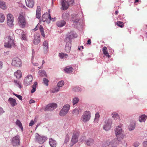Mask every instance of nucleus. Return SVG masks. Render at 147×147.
<instances>
[{"mask_svg": "<svg viewBox=\"0 0 147 147\" xmlns=\"http://www.w3.org/2000/svg\"><path fill=\"white\" fill-rule=\"evenodd\" d=\"M122 125V124H120L115 129V134L117 138L115 139L114 140H116V142L117 141V143L120 144L121 143V140L124 136L123 131L121 128Z\"/></svg>", "mask_w": 147, "mask_h": 147, "instance_id": "1", "label": "nucleus"}, {"mask_svg": "<svg viewBox=\"0 0 147 147\" xmlns=\"http://www.w3.org/2000/svg\"><path fill=\"white\" fill-rule=\"evenodd\" d=\"M13 36V34L11 33L5 38L4 46L5 47L10 48L12 46L14 45V42Z\"/></svg>", "mask_w": 147, "mask_h": 147, "instance_id": "2", "label": "nucleus"}, {"mask_svg": "<svg viewBox=\"0 0 147 147\" xmlns=\"http://www.w3.org/2000/svg\"><path fill=\"white\" fill-rule=\"evenodd\" d=\"M91 117V113L89 111H85L81 118V120L84 123L88 121Z\"/></svg>", "mask_w": 147, "mask_h": 147, "instance_id": "3", "label": "nucleus"}, {"mask_svg": "<svg viewBox=\"0 0 147 147\" xmlns=\"http://www.w3.org/2000/svg\"><path fill=\"white\" fill-rule=\"evenodd\" d=\"M70 105L68 104L65 105L60 111L59 115L61 116H63L65 115L69 110Z\"/></svg>", "mask_w": 147, "mask_h": 147, "instance_id": "4", "label": "nucleus"}, {"mask_svg": "<svg viewBox=\"0 0 147 147\" xmlns=\"http://www.w3.org/2000/svg\"><path fill=\"white\" fill-rule=\"evenodd\" d=\"M112 123V120L108 119L105 121L104 124L103 129L106 131L109 130L111 128V125Z\"/></svg>", "mask_w": 147, "mask_h": 147, "instance_id": "5", "label": "nucleus"}, {"mask_svg": "<svg viewBox=\"0 0 147 147\" xmlns=\"http://www.w3.org/2000/svg\"><path fill=\"white\" fill-rule=\"evenodd\" d=\"M36 141L40 144H43L47 139V137L44 136H41L38 134L35 136Z\"/></svg>", "mask_w": 147, "mask_h": 147, "instance_id": "6", "label": "nucleus"}, {"mask_svg": "<svg viewBox=\"0 0 147 147\" xmlns=\"http://www.w3.org/2000/svg\"><path fill=\"white\" fill-rule=\"evenodd\" d=\"M11 64L13 66L18 67H21L22 65V63L20 59L17 57L13 59Z\"/></svg>", "mask_w": 147, "mask_h": 147, "instance_id": "7", "label": "nucleus"}, {"mask_svg": "<svg viewBox=\"0 0 147 147\" xmlns=\"http://www.w3.org/2000/svg\"><path fill=\"white\" fill-rule=\"evenodd\" d=\"M18 23L19 25L22 28L24 27L26 22V20L24 16L21 15H20L18 17Z\"/></svg>", "mask_w": 147, "mask_h": 147, "instance_id": "8", "label": "nucleus"}, {"mask_svg": "<svg viewBox=\"0 0 147 147\" xmlns=\"http://www.w3.org/2000/svg\"><path fill=\"white\" fill-rule=\"evenodd\" d=\"M7 25L10 27H12L13 25L14 17L11 14H9L7 16Z\"/></svg>", "mask_w": 147, "mask_h": 147, "instance_id": "9", "label": "nucleus"}, {"mask_svg": "<svg viewBox=\"0 0 147 147\" xmlns=\"http://www.w3.org/2000/svg\"><path fill=\"white\" fill-rule=\"evenodd\" d=\"M33 77L31 75H29L27 76L25 78L24 81V84L26 86L30 85L32 80Z\"/></svg>", "mask_w": 147, "mask_h": 147, "instance_id": "10", "label": "nucleus"}, {"mask_svg": "<svg viewBox=\"0 0 147 147\" xmlns=\"http://www.w3.org/2000/svg\"><path fill=\"white\" fill-rule=\"evenodd\" d=\"M57 107V105L55 103H53L52 104H49L46 106L45 111H51L53 110Z\"/></svg>", "mask_w": 147, "mask_h": 147, "instance_id": "11", "label": "nucleus"}, {"mask_svg": "<svg viewBox=\"0 0 147 147\" xmlns=\"http://www.w3.org/2000/svg\"><path fill=\"white\" fill-rule=\"evenodd\" d=\"M77 36V35L74 32H71L69 33L68 36L66 38L65 40V41H68L71 42L72 39L74 38H76Z\"/></svg>", "mask_w": 147, "mask_h": 147, "instance_id": "12", "label": "nucleus"}, {"mask_svg": "<svg viewBox=\"0 0 147 147\" xmlns=\"http://www.w3.org/2000/svg\"><path fill=\"white\" fill-rule=\"evenodd\" d=\"M20 136H17L13 137L11 140L12 144L13 146L19 145L20 144Z\"/></svg>", "mask_w": 147, "mask_h": 147, "instance_id": "13", "label": "nucleus"}, {"mask_svg": "<svg viewBox=\"0 0 147 147\" xmlns=\"http://www.w3.org/2000/svg\"><path fill=\"white\" fill-rule=\"evenodd\" d=\"M78 135L79 133L78 132H77L76 133H73L71 139V142L72 143V144L71 145V146H72L78 142Z\"/></svg>", "mask_w": 147, "mask_h": 147, "instance_id": "14", "label": "nucleus"}, {"mask_svg": "<svg viewBox=\"0 0 147 147\" xmlns=\"http://www.w3.org/2000/svg\"><path fill=\"white\" fill-rule=\"evenodd\" d=\"M61 3L62 6V9L64 10H66L69 6L65 0H61Z\"/></svg>", "mask_w": 147, "mask_h": 147, "instance_id": "15", "label": "nucleus"}, {"mask_svg": "<svg viewBox=\"0 0 147 147\" xmlns=\"http://www.w3.org/2000/svg\"><path fill=\"white\" fill-rule=\"evenodd\" d=\"M44 53L47 54L48 51V42L47 41H44L42 44Z\"/></svg>", "mask_w": 147, "mask_h": 147, "instance_id": "16", "label": "nucleus"}, {"mask_svg": "<svg viewBox=\"0 0 147 147\" xmlns=\"http://www.w3.org/2000/svg\"><path fill=\"white\" fill-rule=\"evenodd\" d=\"M27 6L32 8L34 5V0H25Z\"/></svg>", "mask_w": 147, "mask_h": 147, "instance_id": "17", "label": "nucleus"}, {"mask_svg": "<svg viewBox=\"0 0 147 147\" xmlns=\"http://www.w3.org/2000/svg\"><path fill=\"white\" fill-rule=\"evenodd\" d=\"M49 143L51 147H56L57 144L56 141L51 138L49 139Z\"/></svg>", "mask_w": 147, "mask_h": 147, "instance_id": "18", "label": "nucleus"}, {"mask_svg": "<svg viewBox=\"0 0 147 147\" xmlns=\"http://www.w3.org/2000/svg\"><path fill=\"white\" fill-rule=\"evenodd\" d=\"M66 42L65 50L66 52L68 53L69 52L71 47V43L68 41H65Z\"/></svg>", "mask_w": 147, "mask_h": 147, "instance_id": "19", "label": "nucleus"}, {"mask_svg": "<svg viewBox=\"0 0 147 147\" xmlns=\"http://www.w3.org/2000/svg\"><path fill=\"white\" fill-rule=\"evenodd\" d=\"M40 6H38L36 10V17L38 19H40L41 17V11Z\"/></svg>", "mask_w": 147, "mask_h": 147, "instance_id": "20", "label": "nucleus"}, {"mask_svg": "<svg viewBox=\"0 0 147 147\" xmlns=\"http://www.w3.org/2000/svg\"><path fill=\"white\" fill-rule=\"evenodd\" d=\"M65 72L69 74L71 73L73 71V68L71 66H66L64 69Z\"/></svg>", "mask_w": 147, "mask_h": 147, "instance_id": "21", "label": "nucleus"}, {"mask_svg": "<svg viewBox=\"0 0 147 147\" xmlns=\"http://www.w3.org/2000/svg\"><path fill=\"white\" fill-rule=\"evenodd\" d=\"M8 101L11 106L13 107L17 105V103L15 99L12 98H9Z\"/></svg>", "mask_w": 147, "mask_h": 147, "instance_id": "22", "label": "nucleus"}, {"mask_svg": "<svg viewBox=\"0 0 147 147\" xmlns=\"http://www.w3.org/2000/svg\"><path fill=\"white\" fill-rule=\"evenodd\" d=\"M40 42V36L38 35H35L33 41L34 44V45H37Z\"/></svg>", "mask_w": 147, "mask_h": 147, "instance_id": "23", "label": "nucleus"}, {"mask_svg": "<svg viewBox=\"0 0 147 147\" xmlns=\"http://www.w3.org/2000/svg\"><path fill=\"white\" fill-rule=\"evenodd\" d=\"M65 22L63 20H61L57 21L56 23V25L57 26L59 27H61L65 25Z\"/></svg>", "mask_w": 147, "mask_h": 147, "instance_id": "24", "label": "nucleus"}, {"mask_svg": "<svg viewBox=\"0 0 147 147\" xmlns=\"http://www.w3.org/2000/svg\"><path fill=\"white\" fill-rule=\"evenodd\" d=\"M94 140L93 139L90 138L85 140L86 144L88 146L92 145L94 143Z\"/></svg>", "mask_w": 147, "mask_h": 147, "instance_id": "25", "label": "nucleus"}, {"mask_svg": "<svg viewBox=\"0 0 147 147\" xmlns=\"http://www.w3.org/2000/svg\"><path fill=\"white\" fill-rule=\"evenodd\" d=\"M147 118V116L144 114L140 116L139 117V120L140 122H144Z\"/></svg>", "mask_w": 147, "mask_h": 147, "instance_id": "26", "label": "nucleus"}, {"mask_svg": "<svg viewBox=\"0 0 147 147\" xmlns=\"http://www.w3.org/2000/svg\"><path fill=\"white\" fill-rule=\"evenodd\" d=\"M38 75L41 77H47L46 71L44 70L41 69L38 71Z\"/></svg>", "mask_w": 147, "mask_h": 147, "instance_id": "27", "label": "nucleus"}, {"mask_svg": "<svg viewBox=\"0 0 147 147\" xmlns=\"http://www.w3.org/2000/svg\"><path fill=\"white\" fill-rule=\"evenodd\" d=\"M116 140H113L110 143V145H111V147H119L118 145L120 144L117 143Z\"/></svg>", "mask_w": 147, "mask_h": 147, "instance_id": "28", "label": "nucleus"}, {"mask_svg": "<svg viewBox=\"0 0 147 147\" xmlns=\"http://www.w3.org/2000/svg\"><path fill=\"white\" fill-rule=\"evenodd\" d=\"M14 75L16 78H20L22 77V73L20 70H18L17 71L14 73Z\"/></svg>", "mask_w": 147, "mask_h": 147, "instance_id": "29", "label": "nucleus"}, {"mask_svg": "<svg viewBox=\"0 0 147 147\" xmlns=\"http://www.w3.org/2000/svg\"><path fill=\"white\" fill-rule=\"evenodd\" d=\"M79 101V99L78 97L74 96L72 99V102L73 105H75L77 104Z\"/></svg>", "mask_w": 147, "mask_h": 147, "instance_id": "30", "label": "nucleus"}, {"mask_svg": "<svg viewBox=\"0 0 147 147\" xmlns=\"http://www.w3.org/2000/svg\"><path fill=\"white\" fill-rule=\"evenodd\" d=\"M0 8L3 9H5L7 8V6L5 3L2 1H0Z\"/></svg>", "mask_w": 147, "mask_h": 147, "instance_id": "31", "label": "nucleus"}, {"mask_svg": "<svg viewBox=\"0 0 147 147\" xmlns=\"http://www.w3.org/2000/svg\"><path fill=\"white\" fill-rule=\"evenodd\" d=\"M16 125L19 126V127L20 128L22 131H23V128L20 121L19 120H17L16 122Z\"/></svg>", "mask_w": 147, "mask_h": 147, "instance_id": "32", "label": "nucleus"}, {"mask_svg": "<svg viewBox=\"0 0 147 147\" xmlns=\"http://www.w3.org/2000/svg\"><path fill=\"white\" fill-rule=\"evenodd\" d=\"M135 128V123L132 122H131L128 127V129L129 131H132Z\"/></svg>", "mask_w": 147, "mask_h": 147, "instance_id": "33", "label": "nucleus"}, {"mask_svg": "<svg viewBox=\"0 0 147 147\" xmlns=\"http://www.w3.org/2000/svg\"><path fill=\"white\" fill-rule=\"evenodd\" d=\"M48 17V13H45L44 14H43L42 16V18L41 20V21H42L43 22H45L46 21L47 18Z\"/></svg>", "mask_w": 147, "mask_h": 147, "instance_id": "34", "label": "nucleus"}, {"mask_svg": "<svg viewBox=\"0 0 147 147\" xmlns=\"http://www.w3.org/2000/svg\"><path fill=\"white\" fill-rule=\"evenodd\" d=\"M69 15L68 13H64L62 14V17L63 19L65 20H68L69 18Z\"/></svg>", "mask_w": 147, "mask_h": 147, "instance_id": "35", "label": "nucleus"}, {"mask_svg": "<svg viewBox=\"0 0 147 147\" xmlns=\"http://www.w3.org/2000/svg\"><path fill=\"white\" fill-rule=\"evenodd\" d=\"M112 117L115 120H116L119 119V117L118 113H114L112 114Z\"/></svg>", "mask_w": 147, "mask_h": 147, "instance_id": "36", "label": "nucleus"}, {"mask_svg": "<svg viewBox=\"0 0 147 147\" xmlns=\"http://www.w3.org/2000/svg\"><path fill=\"white\" fill-rule=\"evenodd\" d=\"M59 57L61 59H63V58H67L68 57L67 54L63 53H60L59 55Z\"/></svg>", "mask_w": 147, "mask_h": 147, "instance_id": "37", "label": "nucleus"}, {"mask_svg": "<svg viewBox=\"0 0 147 147\" xmlns=\"http://www.w3.org/2000/svg\"><path fill=\"white\" fill-rule=\"evenodd\" d=\"M13 82L15 83V85L18 86L20 88H21L22 86L20 82L19 81H18L16 80H14Z\"/></svg>", "mask_w": 147, "mask_h": 147, "instance_id": "38", "label": "nucleus"}, {"mask_svg": "<svg viewBox=\"0 0 147 147\" xmlns=\"http://www.w3.org/2000/svg\"><path fill=\"white\" fill-rule=\"evenodd\" d=\"M80 112H81V110L80 111L79 108H75L73 110V114H74L75 115H78V114Z\"/></svg>", "mask_w": 147, "mask_h": 147, "instance_id": "39", "label": "nucleus"}, {"mask_svg": "<svg viewBox=\"0 0 147 147\" xmlns=\"http://www.w3.org/2000/svg\"><path fill=\"white\" fill-rule=\"evenodd\" d=\"M64 81L63 80H61L58 83L57 86L58 87H61L64 85Z\"/></svg>", "mask_w": 147, "mask_h": 147, "instance_id": "40", "label": "nucleus"}, {"mask_svg": "<svg viewBox=\"0 0 147 147\" xmlns=\"http://www.w3.org/2000/svg\"><path fill=\"white\" fill-rule=\"evenodd\" d=\"M39 30L40 31L41 33L42 36L44 37H45V34H44V29L42 26L41 25H40V26Z\"/></svg>", "mask_w": 147, "mask_h": 147, "instance_id": "41", "label": "nucleus"}, {"mask_svg": "<svg viewBox=\"0 0 147 147\" xmlns=\"http://www.w3.org/2000/svg\"><path fill=\"white\" fill-rule=\"evenodd\" d=\"M73 90L74 92H80L81 89L79 87H75L73 88Z\"/></svg>", "mask_w": 147, "mask_h": 147, "instance_id": "42", "label": "nucleus"}, {"mask_svg": "<svg viewBox=\"0 0 147 147\" xmlns=\"http://www.w3.org/2000/svg\"><path fill=\"white\" fill-rule=\"evenodd\" d=\"M5 18L4 15L2 13H0V22H3L5 20Z\"/></svg>", "mask_w": 147, "mask_h": 147, "instance_id": "43", "label": "nucleus"}, {"mask_svg": "<svg viewBox=\"0 0 147 147\" xmlns=\"http://www.w3.org/2000/svg\"><path fill=\"white\" fill-rule=\"evenodd\" d=\"M43 82L45 84L46 86H48V82H49V80L46 78H44L43 79Z\"/></svg>", "mask_w": 147, "mask_h": 147, "instance_id": "44", "label": "nucleus"}, {"mask_svg": "<svg viewBox=\"0 0 147 147\" xmlns=\"http://www.w3.org/2000/svg\"><path fill=\"white\" fill-rule=\"evenodd\" d=\"M117 25L118 26L121 28H123L124 26L123 23L120 21H117Z\"/></svg>", "mask_w": 147, "mask_h": 147, "instance_id": "45", "label": "nucleus"}, {"mask_svg": "<svg viewBox=\"0 0 147 147\" xmlns=\"http://www.w3.org/2000/svg\"><path fill=\"white\" fill-rule=\"evenodd\" d=\"M113 140H112L111 142H109H109H104V143L103 144V146H109L110 147H111V145H110V143H111Z\"/></svg>", "mask_w": 147, "mask_h": 147, "instance_id": "46", "label": "nucleus"}, {"mask_svg": "<svg viewBox=\"0 0 147 147\" xmlns=\"http://www.w3.org/2000/svg\"><path fill=\"white\" fill-rule=\"evenodd\" d=\"M13 94L15 96H16L18 98H19L20 100H22V96L18 94H16L15 93H13Z\"/></svg>", "mask_w": 147, "mask_h": 147, "instance_id": "47", "label": "nucleus"}, {"mask_svg": "<svg viewBox=\"0 0 147 147\" xmlns=\"http://www.w3.org/2000/svg\"><path fill=\"white\" fill-rule=\"evenodd\" d=\"M67 1L70 6L74 3V0H67Z\"/></svg>", "mask_w": 147, "mask_h": 147, "instance_id": "48", "label": "nucleus"}, {"mask_svg": "<svg viewBox=\"0 0 147 147\" xmlns=\"http://www.w3.org/2000/svg\"><path fill=\"white\" fill-rule=\"evenodd\" d=\"M140 145V143L138 142H135L133 144V146L135 147H138Z\"/></svg>", "mask_w": 147, "mask_h": 147, "instance_id": "49", "label": "nucleus"}, {"mask_svg": "<svg viewBox=\"0 0 147 147\" xmlns=\"http://www.w3.org/2000/svg\"><path fill=\"white\" fill-rule=\"evenodd\" d=\"M103 54L107 57L108 58H110V56L109 55V53L107 51H105L103 52Z\"/></svg>", "mask_w": 147, "mask_h": 147, "instance_id": "50", "label": "nucleus"}, {"mask_svg": "<svg viewBox=\"0 0 147 147\" xmlns=\"http://www.w3.org/2000/svg\"><path fill=\"white\" fill-rule=\"evenodd\" d=\"M5 112V111L3 110V109L0 107V116L3 113Z\"/></svg>", "mask_w": 147, "mask_h": 147, "instance_id": "51", "label": "nucleus"}, {"mask_svg": "<svg viewBox=\"0 0 147 147\" xmlns=\"http://www.w3.org/2000/svg\"><path fill=\"white\" fill-rule=\"evenodd\" d=\"M21 39L22 40H26V35L25 34H22Z\"/></svg>", "mask_w": 147, "mask_h": 147, "instance_id": "52", "label": "nucleus"}, {"mask_svg": "<svg viewBox=\"0 0 147 147\" xmlns=\"http://www.w3.org/2000/svg\"><path fill=\"white\" fill-rule=\"evenodd\" d=\"M100 117V115L98 113H96V114H95V119H98Z\"/></svg>", "mask_w": 147, "mask_h": 147, "instance_id": "53", "label": "nucleus"}, {"mask_svg": "<svg viewBox=\"0 0 147 147\" xmlns=\"http://www.w3.org/2000/svg\"><path fill=\"white\" fill-rule=\"evenodd\" d=\"M18 34L19 33H22V30L21 29H17L15 31Z\"/></svg>", "mask_w": 147, "mask_h": 147, "instance_id": "54", "label": "nucleus"}, {"mask_svg": "<svg viewBox=\"0 0 147 147\" xmlns=\"http://www.w3.org/2000/svg\"><path fill=\"white\" fill-rule=\"evenodd\" d=\"M59 87H58L55 88L54 89V91L53 92H58L59 90Z\"/></svg>", "mask_w": 147, "mask_h": 147, "instance_id": "55", "label": "nucleus"}, {"mask_svg": "<svg viewBox=\"0 0 147 147\" xmlns=\"http://www.w3.org/2000/svg\"><path fill=\"white\" fill-rule=\"evenodd\" d=\"M21 48L22 50H24V51H26L27 50V48L24 47L23 45H21Z\"/></svg>", "mask_w": 147, "mask_h": 147, "instance_id": "56", "label": "nucleus"}, {"mask_svg": "<svg viewBox=\"0 0 147 147\" xmlns=\"http://www.w3.org/2000/svg\"><path fill=\"white\" fill-rule=\"evenodd\" d=\"M69 126V124L68 123H65L63 127L65 129L67 128Z\"/></svg>", "mask_w": 147, "mask_h": 147, "instance_id": "57", "label": "nucleus"}, {"mask_svg": "<svg viewBox=\"0 0 147 147\" xmlns=\"http://www.w3.org/2000/svg\"><path fill=\"white\" fill-rule=\"evenodd\" d=\"M144 147H147V141H144L143 143Z\"/></svg>", "mask_w": 147, "mask_h": 147, "instance_id": "58", "label": "nucleus"}, {"mask_svg": "<svg viewBox=\"0 0 147 147\" xmlns=\"http://www.w3.org/2000/svg\"><path fill=\"white\" fill-rule=\"evenodd\" d=\"M34 121H33V120H32L30 121V123H29V126H32L34 124Z\"/></svg>", "mask_w": 147, "mask_h": 147, "instance_id": "59", "label": "nucleus"}, {"mask_svg": "<svg viewBox=\"0 0 147 147\" xmlns=\"http://www.w3.org/2000/svg\"><path fill=\"white\" fill-rule=\"evenodd\" d=\"M37 84V83L36 82H35L34 83V85L32 86V87L34 88H36Z\"/></svg>", "mask_w": 147, "mask_h": 147, "instance_id": "60", "label": "nucleus"}, {"mask_svg": "<svg viewBox=\"0 0 147 147\" xmlns=\"http://www.w3.org/2000/svg\"><path fill=\"white\" fill-rule=\"evenodd\" d=\"M69 140V138L68 137H67L65 138V143H67V142Z\"/></svg>", "mask_w": 147, "mask_h": 147, "instance_id": "61", "label": "nucleus"}, {"mask_svg": "<svg viewBox=\"0 0 147 147\" xmlns=\"http://www.w3.org/2000/svg\"><path fill=\"white\" fill-rule=\"evenodd\" d=\"M32 89L31 90V92L32 93H33L36 91V88H34L32 87Z\"/></svg>", "mask_w": 147, "mask_h": 147, "instance_id": "62", "label": "nucleus"}, {"mask_svg": "<svg viewBox=\"0 0 147 147\" xmlns=\"http://www.w3.org/2000/svg\"><path fill=\"white\" fill-rule=\"evenodd\" d=\"M35 102V101L34 100H33L31 99V100H30L29 101V103L30 104H31V103H34Z\"/></svg>", "mask_w": 147, "mask_h": 147, "instance_id": "63", "label": "nucleus"}, {"mask_svg": "<svg viewBox=\"0 0 147 147\" xmlns=\"http://www.w3.org/2000/svg\"><path fill=\"white\" fill-rule=\"evenodd\" d=\"M107 49V48L106 47H104L102 48L103 52L107 51H106Z\"/></svg>", "mask_w": 147, "mask_h": 147, "instance_id": "64", "label": "nucleus"}]
</instances>
